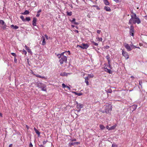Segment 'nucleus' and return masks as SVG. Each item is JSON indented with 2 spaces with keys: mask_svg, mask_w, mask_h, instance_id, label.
Returning a JSON list of instances; mask_svg holds the SVG:
<instances>
[{
  "mask_svg": "<svg viewBox=\"0 0 147 147\" xmlns=\"http://www.w3.org/2000/svg\"><path fill=\"white\" fill-rule=\"evenodd\" d=\"M82 45L83 46V49H87L89 46V45L86 43H83Z\"/></svg>",
  "mask_w": 147,
  "mask_h": 147,
  "instance_id": "9d476101",
  "label": "nucleus"
},
{
  "mask_svg": "<svg viewBox=\"0 0 147 147\" xmlns=\"http://www.w3.org/2000/svg\"><path fill=\"white\" fill-rule=\"evenodd\" d=\"M109 48V46H107V49H108Z\"/></svg>",
  "mask_w": 147,
  "mask_h": 147,
  "instance_id": "bf43d9fd",
  "label": "nucleus"
},
{
  "mask_svg": "<svg viewBox=\"0 0 147 147\" xmlns=\"http://www.w3.org/2000/svg\"><path fill=\"white\" fill-rule=\"evenodd\" d=\"M76 32H78V30H76Z\"/></svg>",
  "mask_w": 147,
  "mask_h": 147,
  "instance_id": "e2e57ef3",
  "label": "nucleus"
},
{
  "mask_svg": "<svg viewBox=\"0 0 147 147\" xmlns=\"http://www.w3.org/2000/svg\"><path fill=\"white\" fill-rule=\"evenodd\" d=\"M20 18L21 19V20H22L23 21H25V20L24 18V16H21L20 17Z\"/></svg>",
  "mask_w": 147,
  "mask_h": 147,
  "instance_id": "2f4dec72",
  "label": "nucleus"
},
{
  "mask_svg": "<svg viewBox=\"0 0 147 147\" xmlns=\"http://www.w3.org/2000/svg\"><path fill=\"white\" fill-rule=\"evenodd\" d=\"M42 38L43 39L42 41V45H45L46 44V42L45 41V38L44 36H42Z\"/></svg>",
  "mask_w": 147,
  "mask_h": 147,
  "instance_id": "4be33fe9",
  "label": "nucleus"
},
{
  "mask_svg": "<svg viewBox=\"0 0 147 147\" xmlns=\"http://www.w3.org/2000/svg\"><path fill=\"white\" fill-rule=\"evenodd\" d=\"M81 110V109H78V111L80 112Z\"/></svg>",
  "mask_w": 147,
  "mask_h": 147,
  "instance_id": "6e6d98bb",
  "label": "nucleus"
},
{
  "mask_svg": "<svg viewBox=\"0 0 147 147\" xmlns=\"http://www.w3.org/2000/svg\"><path fill=\"white\" fill-rule=\"evenodd\" d=\"M139 84L141 86V84H142V82L141 81H139Z\"/></svg>",
  "mask_w": 147,
  "mask_h": 147,
  "instance_id": "8fccbe9b",
  "label": "nucleus"
},
{
  "mask_svg": "<svg viewBox=\"0 0 147 147\" xmlns=\"http://www.w3.org/2000/svg\"><path fill=\"white\" fill-rule=\"evenodd\" d=\"M34 130L35 131L36 133L38 135V136H40V133L39 132V131L35 127H34Z\"/></svg>",
  "mask_w": 147,
  "mask_h": 147,
  "instance_id": "aec40b11",
  "label": "nucleus"
},
{
  "mask_svg": "<svg viewBox=\"0 0 147 147\" xmlns=\"http://www.w3.org/2000/svg\"><path fill=\"white\" fill-rule=\"evenodd\" d=\"M79 144V143L78 142H72L70 143L69 144V145L70 147H71L72 146L74 145H78Z\"/></svg>",
  "mask_w": 147,
  "mask_h": 147,
  "instance_id": "ddd939ff",
  "label": "nucleus"
},
{
  "mask_svg": "<svg viewBox=\"0 0 147 147\" xmlns=\"http://www.w3.org/2000/svg\"><path fill=\"white\" fill-rule=\"evenodd\" d=\"M45 36L46 39L47 40H48L49 39V38H48V36L46 34H45Z\"/></svg>",
  "mask_w": 147,
  "mask_h": 147,
  "instance_id": "a19ab883",
  "label": "nucleus"
},
{
  "mask_svg": "<svg viewBox=\"0 0 147 147\" xmlns=\"http://www.w3.org/2000/svg\"><path fill=\"white\" fill-rule=\"evenodd\" d=\"M134 27L133 25H131L130 26L129 30V34L130 35L133 36L134 35Z\"/></svg>",
  "mask_w": 147,
  "mask_h": 147,
  "instance_id": "39448f33",
  "label": "nucleus"
},
{
  "mask_svg": "<svg viewBox=\"0 0 147 147\" xmlns=\"http://www.w3.org/2000/svg\"><path fill=\"white\" fill-rule=\"evenodd\" d=\"M101 32V31L100 30H97V32L98 34H100Z\"/></svg>",
  "mask_w": 147,
  "mask_h": 147,
  "instance_id": "ea45409f",
  "label": "nucleus"
},
{
  "mask_svg": "<svg viewBox=\"0 0 147 147\" xmlns=\"http://www.w3.org/2000/svg\"><path fill=\"white\" fill-rule=\"evenodd\" d=\"M41 9H40L37 12V13H40L41 12Z\"/></svg>",
  "mask_w": 147,
  "mask_h": 147,
  "instance_id": "37998d69",
  "label": "nucleus"
},
{
  "mask_svg": "<svg viewBox=\"0 0 147 147\" xmlns=\"http://www.w3.org/2000/svg\"><path fill=\"white\" fill-rule=\"evenodd\" d=\"M103 2L106 5H109L110 3L107 0H103Z\"/></svg>",
  "mask_w": 147,
  "mask_h": 147,
  "instance_id": "412c9836",
  "label": "nucleus"
},
{
  "mask_svg": "<svg viewBox=\"0 0 147 147\" xmlns=\"http://www.w3.org/2000/svg\"><path fill=\"white\" fill-rule=\"evenodd\" d=\"M137 105H134L130 107V109H132V111L135 110L137 108Z\"/></svg>",
  "mask_w": 147,
  "mask_h": 147,
  "instance_id": "6e6552de",
  "label": "nucleus"
},
{
  "mask_svg": "<svg viewBox=\"0 0 147 147\" xmlns=\"http://www.w3.org/2000/svg\"><path fill=\"white\" fill-rule=\"evenodd\" d=\"M98 40L101 41L102 40V38H101V37L98 38Z\"/></svg>",
  "mask_w": 147,
  "mask_h": 147,
  "instance_id": "58836bf2",
  "label": "nucleus"
},
{
  "mask_svg": "<svg viewBox=\"0 0 147 147\" xmlns=\"http://www.w3.org/2000/svg\"><path fill=\"white\" fill-rule=\"evenodd\" d=\"M72 27H74V26H73V25H72Z\"/></svg>",
  "mask_w": 147,
  "mask_h": 147,
  "instance_id": "680f3d73",
  "label": "nucleus"
},
{
  "mask_svg": "<svg viewBox=\"0 0 147 147\" xmlns=\"http://www.w3.org/2000/svg\"><path fill=\"white\" fill-rule=\"evenodd\" d=\"M11 54L14 56V57H16L17 55L16 53H11Z\"/></svg>",
  "mask_w": 147,
  "mask_h": 147,
  "instance_id": "c9c22d12",
  "label": "nucleus"
},
{
  "mask_svg": "<svg viewBox=\"0 0 147 147\" xmlns=\"http://www.w3.org/2000/svg\"><path fill=\"white\" fill-rule=\"evenodd\" d=\"M75 18H73L72 20H70V21L71 22H74V21H75Z\"/></svg>",
  "mask_w": 147,
  "mask_h": 147,
  "instance_id": "de8ad7c7",
  "label": "nucleus"
},
{
  "mask_svg": "<svg viewBox=\"0 0 147 147\" xmlns=\"http://www.w3.org/2000/svg\"><path fill=\"white\" fill-rule=\"evenodd\" d=\"M124 46L128 51H130L132 50V48L133 47V45L131 42V44L130 45L128 44L125 43L124 44Z\"/></svg>",
  "mask_w": 147,
  "mask_h": 147,
  "instance_id": "20e7f679",
  "label": "nucleus"
},
{
  "mask_svg": "<svg viewBox=\"0 0 147 147\" xmlns=\"http://www.w3.org/2000/svg\"><path fill=\"white\" fill-rule=\"evenodd\" d=\"M74 24L76 25H78V23L76 22H74Z\"/></svg>",
  "mask_w": 147,
  "mask_h": 147,
  "instance_id": "603ef678",
  "label": "nucleus"
},
{
  "mask_svg": "<svg viewBox=\"0 0 147 147\" xmlns=\"http://www.w3.org/2000/svg\"><path fill=\"white\" fill-rule=\"evenodd\" d=\"M0 116H1V117H2V114L1 113H0Z\"/></svg>",
  "mask_w": 147,
  "mask_h": 147,
  "instance_id": "4d7b16f0",
  "label": "nucleus"
},
{
  "mask_svg": "<svg viewBox=\"0 0 147 147\" xmlns=\"http://www.w3.org/2000/svg\"><path fill=\"white\" fill-rule=\"evenodd\" d=\"M141 23V21L140 19L137 17L135 13H134L133 15H131V18L129 20L128 24L132 25L133 24L137 23L139 24Z\"/></svg>",
  "mask_w": 147,
  "mask_h": 147,
  "instance_id": "f03ea898",
  "label": "nucleus"
},
{
  "mask_svg": "<svg viewBox=\"0 0 147 147\" xmlns=\"http://www.w3.org/2000/svg\"><path fill=\"white\" fill-rule=\"evenodd\" d=\"M29 13V12L28 11L26 10L24 12L22 13V14H24V15H26V14H28Z\"/></svg>",
  "mask_w": 147,
  "mask_h": 147,
  "instance_id": "bb28decb",
  "label": "nucleus"
},
{
  "mask_svg": "<svg viewBox=\"0 0 147 147\" xmlns=\"http://www.w3.org/2000/svg\"><path fill=\"white\" fill-rule=\"evenodd\" d=\"M70 73H67L65 72H63L61 73L60 74V75L62 76H67L68 74H70Z\"/></svg>",
  "mask_w": 147,
  "mask_h": 147,
  "instance_id": "9b49d317",
  "label": "nucleus"
},
{
  "mask_svg": "<svg viewBox=\"0 0 147 147\" xmlns=\"http://www.w3.org/2000/svg\"><path fill=\"white\" fill-rule=\"evenodd\" d=\"M71 142L75 141L76 140V139H71L70 140Z\"/></svg>",
  "mask_w": 147,
  "mask_h": 147,
  "instance_id": "4c0bfd02",
  "label": "nucleus"
},
{
  "mask_svg": "<svg viewBox=\"0 0 147 147\" xmlns=\"http://www.w3.org/2000/svg\"><path fill=\"white\" fill-rule=\"evenodd\" d=\"M25 20L26 21H29L30 20V18L29 17H26Z\"/></svg>",
  "mask_w": 147,
  "mask_h": 147,
  "instance_id": "f704fd0d",
  "label": "nucleus"
},
{
  "mask_svg": "<svg viewBox=\"0 0 147 147\" xmlns=\"http://www.w3.org/2000/svg\"><path fill=\"white\" fill-rule=\"evenodd\" d=\"M137 48V47H136V46H134V45H133V47L132 48V49H133V48ZM137 48H139L140 49V47H137Z\"/></svg>",
  "mask_w": 147,
  "mask_h": 147,
  "instance_id": "79ce46f5",
  "label": "nucleus"
},
{
  "mask_svg": "<svg viewBox=\"0 0 147 147\" xmlns=\"http://www.w3.org/2000/svg\"><path fill=\"white\" fill-rule=\"evenodd\" d=\"M26 127L28 129V126H27V125H26Z\"/></svg>",
  "mask_w": 147,
  "mask_h": 147,
  "instance_id": "052dcab7",
  "label": "nucleus"
},
{
  "mask_svg": "<svg viewBox=\"0 0 147 147\" xmlns=\"http://www.w3.org/2000/svg\"><path fill=\"white\" fill-rule=\"evenodd\" d=\"M106 58L107 60L108 61V64L109 65H110V59L109 55H107L106 56Z\"/></svg>",
  "mask_w": 147,
  "mask_h": 147,
  "instance_id": "2eb2a0df",
  "label": "nucleus"
},
{
  "mask_svg": "<svg viewBox=\"0 0 147 147\" xmlns=\"http://www.w3.org/2000/svg\"><path fill=\"white\" fill-rule=\"evenodd\" d=\"M25 47L27 51L28 52V53H32V51H31V49H30V48L29 47H28L26 45H25Z\"/></svg>",
  "mask_w": 147,
  "mask_h": 147,
  "instance_id": "f3484780",
  "label": "nucleus"
},
{
  "mask_svg": "<svg viewBox=\"0 0 147 147\" xmlns=\"http://www.w3.org/2000/svg\"><path fill=\"white\" fill-rule=\"evenodd\" d=\"M106 91L107 93H111L112 92V90L110 88L107 89Z\"/></svg>",
  "mask_w": 147,
  "mask_h": 147,
  "instance_id": "c85d7f7f",
  "label": "nucleus"
},
{
  "mask_svg": "<svg viewBox=\"0 0 147 147\" xmlns=\"http://www.w3.org/2000/svg\"><path fill=\"white\" fill-rule=\"evenodd\" d=\"M40 85H41V83H39L38 84V86L40 88H41V90H42L43 91H46V86H40Z\"/></svg>",
  "mask_w": 147,
  "mask_h": 147,
  "instance_id": "0eeeda50",
  "label": "nucleus"
},
{
  "mask_svg": "<svg viewBox=\"0 0 147 147\" xmlns=\"http://www.w3.org/2000/svg\"><path fill=\"white\" fill-rule=\"evenodd\" d=\"M62 87L65 88H67L69 90H70V88L67 86L65 85V84L64 83H63L62 84Z\"/></svg>",
  "mask_w": 147,
  "mask_h": 147,
  "instance_id": "6ab92c4d",
  "label": "nucleus"
},
{
  "mask_svg": "<svg viewBox=\"0 0 147 147\" xmlns=\"http://www.w3.org/2000/svg\"><path fill=\"white\" fill-rule=\"evenodd\" d=\"M77 47H79L80 48H82V49H83V46H80V45H77Z\"/></svg>",
  "mask_w": 147,
  "mask_h": 147,
  "instance_id": "c03bdc74",
  "label": "nucleus"
},
{
  "mask_svg": "<svg viewBox=\"0 0 147 147\" xmlns=\"http://www.w3.org/2000/svg\"><path fill=\"white\" fill-rule=\"evenodd\" d=\"M47 141H44L43 142V144H45L47 143Z\"/></svg>",
  "mask_w": 147,
  "mask_h": 147,
  "instance_id": "49530a36",
  "label": "nucleus"
},
{
  "mask_svg": "<svg viewBox=\"0 0 147 147\" xmlns=\"http://www.w3.org/2000/svg\"><path fill=\"white\" fill-rule=\"evenodd\" d=\"M68 53L69 55H70V51H65L62 53L61 54H58L57 55V56L58 58L59 59V62L61 64H62L64 63H67V56H65L64 55V54L65 53Z\"/></svg>",
  "mask_w": 147,
  "mask_h": 147,
  "instance_id": "f257e3e1",
  "label": "nucleus"
},
{
  "mask_svg": "<svg viewBox=\"0 0 147 147\" xmlns=\"http://www.w3.org/2000/svg\"><path fill=\"white\" fill-rule=\"evenodd\" d=\"M103 108L105 109L104 112L106 113H108L109 111H111L112 109V106L110 105H105L103 107Z\"/></svg>",
  "mask_w": 147,
  "mask_h": 147,
  "instance_id": "7ed1b4c3",
  "label": "nucleus"
},
{
  "mask_svg": "<svg viewBox=\"0 0 147 147\" xmlns=\"http://www.w3.org/2000/svg\"><path fill=\"white\" fill-rule=\"evenodd\" d=\"M77 105L76 107L78 109H81L83 107V105L80 104H78V102L77 103Z\"/></svg>",
  "mask_w": 147,
  "mask_h": 147,
  "instance_id": "4468645a",
  "label": "nucleus"
},
{
  "mask_svg": "<svg viewBox=\"0 0 147 147\" xmlns=\"http://www.w3.org/2000/svg\"><path fill=\"white\" fill-rule=\"evenodd\" d=\"M67 15L69 16H71L72 15V12L70 11L69 12L68 11L67 12Z\"/></svg>",
  "mask_w": 147,
  "mask_h": 147,
  "instance_id": "c756f323",
  "label": "nucleus"
},
{
  "mask_svg": "<svg viewBox=\"0 0 147 147\" xmlns=\"http://www.w3.org/2000/svg\"><path fill=\"white\" fill-rule=\"evenodd\" d=\"M40 147H44L42 145H39Z\"/></svg>",
  "mask_w": 147,
  "mask_h": 147,
  "instance_id": "5fc2aeb1",
  "label": "nucleus"
},
{
  "mask_svg": "<svg viewBox=\"0 0 147 147\" xmlns=\"http://www.w3.org/2000/svg\"><path fill=\"white\" fill-rule=\"evenodd\" d=\"M32 74H33L36 77L39 78H41L43 79H45V76H40L38 74H34L33 73H32Z\"/></svg>",
  "mask_w": 147,
  "mask_h": 147,
  "instance_id": "a211bd4d",
  "label": "nucleus"
},
{
  "mask_svg": "<svg viewBox=\"0 0 147 147\" xmlns=\"http://www.w3.org/2000/svg\"><path fill=\"white\" fill-rule=\"evenodd\" d=\"M12 144H10L9 146V147H11L12 146Z\"/></svg>",
  "mask_w": 147,
  "mask_h": 147,
  "instance_id": "864d4df0",
  "label": "nucleus"
},
{
  "mask_svg": "<svg viewBox=\"0 0 147 147\" xmlns=\"http://www.w3.org/2000/svg\"><path fill=\"white\" fill-rule=\"evenodd\" d=\"M23 54H24L25 55H26L27 53V52L24 49H23L22 50V53Z\"/></svg>",
  "mask_w": 147,
  "mask_h": 147,
  "instance_id": "473e14b6",
  "label": "nucleus"
},
{
  "mask_svg": "<svg viewBox=\"0 0 147 147\" xmlns=\"http://www.w3.org/2000/svg\"><path fill=\"white\" fill-rule=\"evenodd\" d=\"M14 62L15 63H17V59H16V57H14Z\"/></svg>",
  "mask_w": 147,
  "mask_h": 147,
  "instance_id": "e433bc0d",
  "label": "nucleus"
},
{
  "mask_svg": "<svg viewBox=\"0 0 147 147\" xmlns=\"http://www.w3.org/2000/svg\"><path fill=\"white\" fill-rule=\"evenodd\" d=\"M75 94L77 95L78 96H80L82 95L83 94L82 92H80V93H77L76 92H75Z\"/></svg>",
  "mask_w": 147,
  "mask_h": 147,
  "instance_id": "cd10ccee",
  "label": "nucleus"
},
{
  "mask_svg": "<svg viewBox=\"0 0 147 147\" xmlns=\"http://www.w3.org/2000/svg\"><path fill=\"white\" fill-rule=\"evenodd\" d=\"M37 21V19L35 18H34L32 21V25L34 26H36V22Z\"/></svg>",
  "mask_w": 147,
  "mask_h": 147,
  "instance_id": "1a4fd4ad",
  "label": "nucleus"
},
{
  "mask_svg": "<svg viewBox=\"0 0 147 147\" xmlns=\"http://www.w3.org/2000/svg\"><path fill=\"white\" fill-rule=\"evenodd\" d=\"M85 79V82L86 83L87 86L89 85V82H88V77H86L84 78Z\"/></svg>",
  "mask_w": 147,
  "mask_h": 147,
  "instance_id": "dca6fc26",
  "label": "nucleus"
},
{
  "mask_svg": "<svg viewBox=\"0 0 147 147\" xmlns=\"http://www.w3.org/2000/svg\"><path fill=\"white\" fill-rule=\"evenodd\" d=\"M39 16H40V14L38 13H37V15H36V16L37 17H38Z\"/></svg>",
  "mask_w": 147,
  "mask_h": 147,
  "instance_id": "3c124183",
  "label": "nucleus"
},
{
  "mask_svg": "<svg viewBox=\"0 0 147 147\" xmlns=\"http://www.w3.org/2000/svg\"><path fill=\"white\" fill-rule=\"evenodd\" d=\"M11 28H13L14 29H18V28H19V27L18 26H14V25H11Z\"/></svg>",
  "mask_w": 147,
  "mask_h": 147,
  "instance_id": "5701e85b",
  "label": "nucleus"
},
{
  "mask_svg": "<svg viewBox=\"0 0 147 147\" xmlns=\"http://www.w3.org/2000/svg\"><path fill=\"white\" fill-rule=\"evenodd\" d=\"M99 127L101 130H104L105 128V127L102 124H100L99 125Z\"/></svg>",
  "mask_w": 147,
  "mask_h": 147,
  "instance_id": "b1692460",
  "label": "nucleus"
},
{
  "mask_svg": "<svg viewBox=\"0 0 147 147\" xmlns=\"http://www.w3.org/2000/svg\"><path fill=\"white\" fill-rule=\"evenodd\" d=\"M104 9L106 11L110 12L111 11V10L110 7L105 6L104 7Z\"/></svg>",
  "mask_w": 147,
  "mask_h": 147,
  "instance_id": "f8f14e48",
  "label": "nucleus"
},
{
  "mask_svg": "<svg viewBox=\"0 0 147 147\" xmlns=\"http://www.w3.org/2000/svg\"><path fill=\"white\" fill-rule=\"evenodd\" d=\"M91 43L92 44H93L95 46H97L98 45V43H97L96 42H94L93 41H91Z\"/></svg>",
  "mask_w": 147,
  "mask_h": 147,
  "instance_id": "7c9ffc66",
  "label": "nucleus"
},
{
  "mask_svg": "<svg viewBox=\"0 0 147 147\" xmlns=\"http://www.w3.org/2000/svg\"><path fill=\"white\" fill-rule=\"evenodd\" d=\"M29 146L30 147H32L33 146V145L31 142H30L29 144Z\"/></svg>",
  "mask_w": 147,
  "mask_h": 147,
  "instance_id": "09e8293b",
  "label": "nucleus"
},
{
  "mask_svg": "<svg viewBox=\"0 0 147 147\" xmlns=\"http://www.w3.org/2000/svg\"><path fill=\"white\" fill-rule=\"evenodd\" d=\"M106 128L108 129V130H110V128L108 126H107L106 127Z\"/></svg>",
  "mask_w": 147,
  "mask_h": 147,
  "instance_id": "a18cd8bd",
  "label": "nucleus"
},
{
  "mask_svg": "<svg viewBox=\"0 0 147 147\" xmlns=\"http://www.w3.org/2000/svg\"><path fill=\"white\" fill-rule=\"evenodd\" d=\"M4 23H5L3 20H0V24H1L2 25H3Z\"/></svg>",
  "mask_w": 147,
  "mask_h": 147,
  "instance_id": "72a5a7b5",
  "label": "nucleus"
},
{
  "mask_svg": "<svg viewBox=\"0 0 147 147\" xmlns=\"http://www.w3.org/2000/svg\"><path fill=\"white\" fill-rule=\"evenodd\" d=\"M131 78H134V77L133 76H131Z\"/></svg>",
  "mask_w": 147,
  "mask_h": 147,
  "instance_id": "13d9d810",
  "label": "nucleus"
},
{
  "mask_svg": "<svg viewBox=\"0 0 147 147\" xmlns=\"http://www.w3.org/2000/svg\"><path fill=\"white\" fill-rule=\"evenodd\" d=\"M116 126H117L116 125H114L111 127L110 128V130L114 129H115L116 128Z\"/></svg>",
  "mask_w": 147,
  "mask_h": 147,
  "instance_id": "a878e982",
  "label": "nucleus"
},
{
  "mask_svg": "<svg viewBox=\"0 0 147 147\" xmlns=\"http://www.w3.org/2000/svg\"><path fill=\"white\" fill-rule=\"evenodd\" d=\"M122 54L125 57L126 59H127L129 58V55L127 52L122 51Z\"/></svg>",
  "mask_w": 147,
  "mask_h": 147,
  "instance_id": "423d86ee",
  "label": "nucleus"
},
{
  "mask_svg": "<svg viewBox=\"0 0 147 147\" xmlns=\"http://www.w3.org/2000/svg\"><path fill=\"white\" fill-rule=\"evenodd\" d=\"M105 71L107 72L108 73H109V74H111V70L110 69H107V68H105Z\"/></svg>",
  "mask_w": 147,
  "mask_h": 147,
  "instance_id": "393cba45",
  "label": "nucleus"
}]
</instances>
